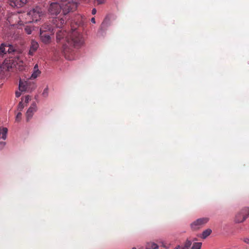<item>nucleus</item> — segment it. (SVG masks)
<instances>
[{"instance_id":"f257e3e1","label":"nucleus","mask_w":249,"mask_h":249,"mask_svg":"<svg viewBox=\"0 0 249 249\" xmlns=\"http://www.w3.org/2000/svg\"><path fill=\"white\" fill-rule=\"evenodd\" d=\"M57 42L62 45L65 53H69L70 49L68 45L78 49L84 43L82 35L75 29H71V31L68 33L65 30H60L56 33Z\"/></svg>"},{"instance_id":"f03ea898","label":"nucleus","mask_w":249,"mask_h":249,"mask_svg":"<svg viewBox=\"0 0 249 249\" xmlns=\"http://www.w3.org/2000/svg\"><path fill=\"white\" fill-rule=\"evenodd\" d=\"M249 215V208L245 207L235 214L234 221L235 223H240L243 222L248 218Z\"/></svg>"},{"instance_id":"7ed1b4c3","label":"nucleus","mask_w":249,"mask_h":249,"mask_svg":"<svg viewBox=\"0 0 249 249\" xmlns=\"http://www.w3.org/2000/svg\"><path fill=\"white\" fill-rule=\"evenodd\" d=\"M28 15L32 19V22H37L44 15L42 10L39 7H36L31 10Z\"/></svg>"},{"instance_id":"20e7f679","label":"nucleus","mask_w":249,"mask_h":249,"mask_svg":"<svg viewBox=\"0 0 249 249\" xmlns=\"http://www.w3.org/2000/svg\"><path fill=\"white\" fill-rule=\"evenodd\" d=\"M209 221L207 217H203L197 219L191 224V228L193 230L196 231L203 226Z\"/></svg>"},{"instance_id":"39448f33","label":"nucleus","mask_w":249,"mask_h":249,"mask_svg":"<svg viewBox=\"0 0 249 249\" xmlns=\"http://www.w3.org/2000/svg\"><path fill=\"white\" fill-rule=\"evenodd\" d=\"M44 28L40 29V37L41 41L45 44H49L51 42L50 35L53 33L44 32Z\"/></svg>"},{"instance_id":"423d86ee","label":"nucleus","mask_w":249,"mask_h":249,"mask_svg":"<svg viewBox=\"0 0 249 249\" xmlns=\"http://www.w3.org/2000/svg\"><path fill=\"white\" fill-rule=\"evenodd\" d=\"M37 111V107L36 103H33L28 108L26 113V120L29 122L32 118L34 114Z\"/></svg>"},{"instance_id":"0eeeda50","label":"nucleus","mask_w":249,"mask_h":249,"mask_svg":"<svg viewBox=\"0 0 249 249\" xmlns=\"http://www.w3.org/2000/svg\"><path fill=\"white\" fill-rule=\"evenodd\" d=\"M66 15H63V17H58L53 20V24L57 28H62L64 24L66 23L67 18Z\"/></svg>"},{"instance_id":"6e6552de","label":"nucleus","mask_w":249,"mask_h":249,"mask_svg":"<svg viewBox=\"0 0 249 249\" xmlns=\"http://www.w3.org/2000/svg\"><path fill=\"white\" fill-rule=\"evenodd\" d=\"M10 4L12 7L20 8L24 6L26 3L27 0H9Z\"/></svg>"},{"instance_id":"1a4fd4ad","label":"nucleus","mask_w":249,"mask_h":249,"mask_svg":"<svg viewBox=\"0 0 249 249\" xmlns=\"http://www.w3.org/2000/svg\"><path fill=\"white\" fill-rule=\"evenodd\" d=\"M39 47L38 43L34 40H32L30 50L29 51V54L33 55L34 53L36 52Z\"/></svg>"},{"instance_id":"9d476101","label":"nucleus","mask_w":249,"mask_h":249,"mask_svg":"<svg viewBox=\"0 0 249 249\" xmlns=\"http://www.w3.org/2000/svg\"><path fill=\"white\" fill-rule=\"evenodd\" d=\"M28 88V82L20 80L18 89L20 91H27Z\"/></svg>"},{"instance_id":"9b49d317","label":"nucleus","mask_w":249,"mask_h":249,"mask_svg":"<svg viewBox=\"0 0 249 249\" xmlns=\"http://www.w3.org/2000/svg\"><path fill=\"white\" fill-rule=\"evenodd\" d=\"M8 129L6 127H0V139L5 140L7 137Z\"/></svg>"},{"instance_id":"f8f14e48","label":"nucleus","mask_w":249,"mask_h":249,"mask_svg":"<svg viewBox=\"0 0 249 249\" xmlns=\"http://www.w3.org/2000/svg\"><path fill=\"white\" fill-rule=\"evenodd\" d=\"M40 73V71L38 70V65L36 64L34 68V72L31 76V79L36 78Z\"/></svg>"},{"instance_id":"ddd939ff","label":"nucleus","mask_w":249,"mask_h":249,"mask_svg":"<svg viewBox=\"0 0 249 249\" xmlns=\"http://www.w3.org/2000/svg\"><path fill=\"white\" fill-rule=\"evenodd\" d=\"M6 47L7 48V52L8 53L15 54L17 52V49L16 47L6 44Z\"/></svg>"},{"instance_id":"4468645a","label":"nucleus","mask_w":249,"mask_h":249,"mask_svg":"<svg viewBox=\"0 0 249 249\" xmlns=\"http://www.w3.org/2000/svg\"><path fill=\"white\" fill-rule=\"evenodd\" d=\"M40 28H44V32L53 33L52 26L48 23H45Z\"/></svg>"},{"instance_id":"2eb2a0df","label":"nucleus","mask_w":249,"mask_h":249,"mask_svg":"<svg viewBox=\"0 0 249 249\" xmlns=\"http://www.w3.org/2000/svg\"><path fill=\"white\" fill-rule=\"evenodd\" d=\"M6 44H2L0 46V56H3L7 52Z\"/></svg>"},{"instance_id":"dca6fc26","label":"nucleus","mask_w":249,"mask_h":249,"mask_svg":"<svg viewBox=\"0 0 249 249\" xmlns=\"http://www.w3.org/2000/svg\"><path fill=\"white\" fill-rule=\"evenodd\" d=\"M109 18L108 16L106 17L101 24V29H103L104 28L107 27L109 25Z\"/></svg>"},{"instance_id":"f3484780","label":"nucleus","mask_w":249,"mask_h":249,"mask_svg":"<svg viewBox=\"0 0 249 249\" xmlns=\"http://www.w3.org/2000/svg\"><path fill=\"white\" fill-rule=\"evenodd\" d=\"M158 246L154 243H149L147 244L146 249H157Z\"/></svg>"},{"instance_id":"a211bd4d","label":"nucleus","mask_w":249,"mask_h":249,"mask_svg":"<svg viewBox=\"0 0 249 249\" xmlns=\"http://www.w3.org/2000/svg\"><path fill=\"white\" fill-rule=\"evenodd\" d=\"M211 232L212 230L210 229H208L204 231L202 234V237L204 239L206 238L207 237L210 235Z\"/></svg>"},{"instance_id":"6ab92c4d","label":"nucleus","mask_w":249,"mask_h":249,"mask_svg":"<svg viewBox=\"0 0 249 249\" xmlns=\"http://www.w3.org/2000/svg\"><path fill=\"white\" fill-rule=\"evenodd\" d=\"M202 243L200 242L195 243L192 247V249H200Z\"/></svg>"},{"instance_id":"aec40b11","label":"nucleus","mask_w":249,"mask_h":249,"mask_svg":"<svg viewBox=\"0 0 249 249\" xmlns=\"http://www.w3.org/2000/svg\"><path fill=\"white\" fill-rule=\"evenodd\" d=\"M192 244V243L189 240H187L185 242V245L183 246L184 249H189V248L190 247L191 245Z\"/></svg>"},{"instance_id":"412c9836","label":"nucleus","mask_w":249,"mask_h":249,"mask_svg":"<svg viewBox=\"0 0 249 249\" xmlns=\"http://www.w3.org/2000/svg\"><path fill=\"white\" fill-rule=\"evenodd\" d=\"M21 115H22L21 113L18 112L16 116V121L17 122H19L21 118Z\"/></svg>"},{"instance_id":"4be33fe9","label":"nucleus","mask_w":249,"mask_h":249,"mask_svg":"<svg viewBox=\"0 0 249 249\" xmlns=\"http://www.w3.org/2000/svg\"><path fill=\"white\" fill-rule=\"evenodd\" d=\"M25 30L27 34L30 35L32 33V29L30 27H26L25 28Z\"/></svg>"},{"instance_id":"5701e85b","label":"nucleus","mask_w":249,"mask_h":249,"mask_svg":"<svg viewBox=\"0 0 249 249\" xmlns=\"http://www.w3.org/2000/svg\"><path fill=\"white\" fill-rule=\"evenodd\" d=\"M24 108V105L22 102H20L18 105V108L19 109L20 111H21L23 108Z\"/></svg>"},{"instance_id":"b1692460","label":"nucleus","mask_w":249,"mask_h":249,"mask_svg":"<svg viewBox=\"0 0 249 249\" xmlns=\"http://www.w3.org/2000/svg\"><path fill=\"white\" fill-rule=\"evenodd\" d=\"M97 4H102L105 3L106 0H95Z\"/></svg>"},{"instance_id":"393cba45","label":"nucleus","mask_w":249,"mask_h":249,"mask_svg":"<svg viewBox=\"0 0 249 249\" xmlns=\"http://www.w3.org/2000/svg\"><path fill=\"white\" fill-rule=\"evenodd\" d=\"M242 240L246 244H249V238L244 237L242 239Z\"/></svg>"},{"instance_id":"a878e982","label":"nucleus","mask_w":249,"mask_h":249,"mask_svg":"<svg viewBox=\"0 0 249 249\" xmlns=\"http://www.w3.org/2000/svg\"><path fill=\"white\" fill-rule=\"evenodd\" d=\"M31 100V97L29 95H27L25 98V102L28 103Z\"/></svg>"},{"instance_id":"bb28decb","label":"nucleus","mask_w":249,"mask_h":249,"mask_svg":"<svg viewBox=\"0 0 249 249\" xmlns=\"http://www.w3.org/2000/svg\"><path fill=\"white\" fill-rule=\"evenodd\" d=\"M5 145V142H0V149H2Z\"/></svg>"},{"instance_id":"cd10ccee","label":"nucleus","mask_w":249,"mask_h":249,"mask_svg":"<svg viewBox=\"0 0 249 249\" xmlns=\"http://www.w3.org/2000/svg\"><path fill=\"white\" fill-rule=\"evenodd\" d=\"M16 97L18 98L21 95V92L20 91H16L15 93Z\"/></svg>"},{"instance_id":"c85d7f7f","label":"nucleus","mask_w":249,"mask_h":249,"mask_svg":"<svg viewBox=\"0 0 249 249\" xmlns=\"http://www.w3.org/2000/svg\"><path fill=\"white\" fill-rule=\"evenodd\" d=\"M175 249H184L183 246H178L177 247H176Z\"/></svg>"},{"instance_id":"c756f323","label":"nucleus","mask_w":249,"mask_h":249,"mask_svg":"<svg viewBox=\"0 0 249 249\" xmlns=\"http://www.w3.org/2000/svg\"><path fill=\"white\" fill-rule=\"evenodd\" d=\"M92 14L95 15L96 13V9L94 8L92 10Z\"/></svg>"},{"instance_id":"7c9ffc66","label":"nucleus","mask_w":249,"mask_h":249,"mask_svg":"<svg viewBox=\"0 0 249 249\" xmlns=\"http://www.w3.org/2000/svg\"><path fill=\"white\" fill-rule=\"evenodd\" d=\"M91 21L93 23H95V18H92L91 19Z\"/></svg>"},{"instance_id":"2f4dec72","label":"nucleus","mask_w":249,"mask_h":249,"mask_svg":"<svg viewBox=\"0 0 249 249\" xmlns=\"http://www.w3.org/2000/svg\"><path fill=\"white\" fill-rule=\"evenodd\" d=\"M47 90V89H45L44 90V91H43V94H44L45 92H46Z\"/></svg>"},{"instance_id":"473e14b6","label":"nucleus","mask_w":249,"mask_h":249,"mask_svg":"<svg viewBox=\"0 0 249 249\" xmlns=\"http://www.w3.org/2000/svg\"><path fill=\"white\" fill-rule=\"evenodd\" d=\"M132 249H136V248H133Z\"/></svg>"}]
</instances>
